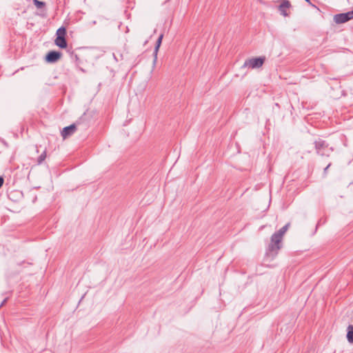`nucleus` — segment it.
Returning <instances> with one entry per match:
<instances>
[{"mask_svg": "<svg viewBox=\"0 0 353 353\" xmlns=\"http://www.w3.org/2000/svg\"><path fill=\"white\" fill-rule=\"evenodd\" d=\"M282 238L279 237L274 233L272 235L270 239V243L269 244L266 250V255L271 256L274 258L277 254L279 250L282 248Z\"/></svg>", "mask_w": 353, "mask_h": 353, "instance_id": "f257e3e1", "label": "nucleus"}, {"mask_svg": "<svg viewBox=\"0 0 353 353\" xmlns=\"http://www.w3.org/2000/svg\"><path fill=\"white\" fill-rule=\"evenodd\" d=\"M332 163H329L328 165L323 170V175L326 176L328 168L331 166Z\"/></svg>", "mask_w": 353, "mask_h": 353, "instance_id": "dca6fc26", "label": "nucleus"}, {"mask_svg": "<svg viewBox=\"0 0 353 353\" xmlns=\"http://www.w3.org/2000/svg\"><path fill=\"white\" fill-rule=\"evenodd\" d=\"M71 57L72 59H74L76 61H77L79 59L77 54H74L72 52H71Z\"/></svg>", "mask_w": 353, "mask_h": 353, "instance_id": "f3484780", "label": "nucleus"}, {"mask_svg": "<svg viewBox=\"0 0 353 353\" xmlns=\"http://www.w3.org/2000/svg\"><path fill=\"white\" fill-rule=\"evenodd\" d=\"M7 301V299H5L0 305V307Z\"/></svg>", "mask_w": 353, "mask_h": 353, "instance_id": "412c9836", "label": "nucleus"}, {"mask_svg": "<svg viewBox=\"0 0 353 353\" xmlns=\"http://www.w3.org/2000/svg\"><path fill=\"white\" fill-rule=\"evenodd\" d=\"M46 158V151L44 150L37 158V164H41Z\"/></svg>", "mask_w": 353, "mask_h": 353, "instance_id": "4468645a", "label": "nucleus"}, {"mask_svg": "<svg viewBox=\"0 0 353 353\" xmlns=\"http://www.w3.org/2000/svg\"><path fill=\"white\" fill-rule=\"evenodd\" d=\"M4 183V179L3 176H0V188L3 186Z\"/></svg>", "mask_w": 353, "mask_h": 353, "instance_id": "a211bd4d", "label": "nucleus"}, {"mask_svg": "<svg viewBox=\"0 0 353 353\" xmlns=\"http://www.w3.org/2000/svg\"><path fill=\"white\" fill-rule=\"evenodd\" d=\"M163 37V34H161L156 41L154 50L153 52V57H154L153 63H155L157 60V53H158L159 49L161 45Z\"/></svg>", "mask_w": 353, "mask_h": 353, "instance_id": "1a4fd4ad", "label": "nucleus"}, {"mask_svg": "<svg viewBox=\"0 0 353 353\" xmlns=\"http://www.w3.org/2000/svg\"><path fill=\"white\" fill-rule=\"evenodd\" d=\"M290 225V223H286L279 231L274 232V234L283 239V236L285 234V233L287 232V230H288Z\"/></svg>", "mask_w": 353, "mask_h": 353, "instance_id": "f8f14e48", "label": "nucleus"}, {"mask_svg": "<svg viewBox=\"0 0 353 353\" xmlns=\"http://www.w3.org/2000/svg\"><path fill=\"white\" fill-rule=\"evenodd\" d=\"M321 219L319 221V222L317 223L316 225V229H315V232L316 231L319 225L321 224Z\"/></svg>", "mask_w": 353, "mask_h": 353, "instance_id": "aec40b11", "label": "nucleus"}, {"mask_svg": "<svg viewBox=\"0 0 353 353\" xmlns=\"http://www.w3.org/2000/svg\"><path fill=\"white\" fill-rule=\"evenodd\" d=\"M62 56V53L59 51L51 50L49 51L45 57L47 63H54L58 61Z\"/></svg>", "mask_w": 353, "mask_h": 353, "instance_id": "423d86ee", "label": "nucleus"}, {"mask_svg": "<svg viewBox=\"0 0 353 353\" xmlns=\"http://www.w3.org/2000/svg\"><path fill=\"white\" fill-rule=\"evenodd\" d=\"M290 6L291 3L288 0H282L279 6V10L283 16L288 17L289 14L286 12L285 8H289Z\"/></svg>", "mask_w": 353, "mask_h": 353, "instance_id": "6e6552de", "label": "nucleus"}, {"mask_svg": "<svg viewBox=\"0 0 353 353\" xmlns=\"http://www.w3.org/2000/svg\"><path fill=\"white\" fill-rule=\"evenodd\" d=\"M66 32V28L63 26H61L57 30V37H65Z\"/></svg>", "mask_w": 353, "mask_h": 353, "instance_id": "ddd939ff", "label": "nucleus"}, {"mask_svg": "<svg viewBox=\"0 0 353 353\" xmlns=\"http://www.w3.org/2000/svg\"><path fill=\"white\" fill-rule=\"evenodd\" d=\"M352 19H353V10L347 12L336 14L333 18L336 24L344 23Z\"/></svg>", "mask_w": 353, "mask_h": 353, "instance_id": "7ed1b4c3", "label": "nucleus"}, {"mask_svg": "<svg viewBox=\"0 0 353 353\" xmlns=\"http://www.w3.org/2000/svg\"><path fill=\"white\" fill-rule=\"evenodd\" d=\"M92 120V114L88 112H85L81 115V117L79 118L76 123L79 126H81L82 129L84 130L90 126Z\"/></svg>", "mask_w": 353, "mask_h": 353, "instance_id": "20e7f679", "label": "nucleus"}, {"mask_svg": "<svg viewBox=\"0 0 353 353\" xmlns=\"http://www.w3.org/2000/svg\"><path fill=\"white\" fill-rule=\"evenodd\" d=\"M309 5H310L311 6L314 7V8H316V6L315 5H314L311 1L310 0H305Z\"/></svg>", "mask_w": 353, "mask_h": 353, "instance_id": "6ab92c4d", "label": "nucleus"}, {"mask_svg": "<svg viewBox=\"0 0 353 353\" xmlns=\"http://www.w3.org/2000/svg\"><path fill=\"white\" fill-rule=\"evenodd\" d=\"M347 339L349 343H353V325H349L347 328Z\"/></svg>", "mask_w": 353, "mask_h": 353, "instance_id": "9b49d317", "label": "nucleus"}, {"mask_svg": "<svg viewBox=\"0 0 353 353\" xmlns=\"http://www.w3.org/2000/svg\"><path fill=\"white\" fill-rule=\"evenodd\" d=\"M265 60L264 57H259L245 60L242 68H259L263 65Z\"/></svg>", "mask_w": 353, "mask_h": 353, "instance_id": "f03ea898", "label": "nucleus"}, {"mask_svg": "<svg viewBox=\"0 0 353 353\" xmlns=\"http://www.w3.org/2000/svg\"><path fill=\"white\" fill-rule=\"evenodd\" d=\"M314 144L316 152L318 154L321 156H329V154H325V152H323V150L327 148L329 146V144L325 141L321 139H318L316 141H314Z\"/></svg>", "mask_w": 353, "mask_h": 353, "instance_id": "39448f33", "label": "nucleus"}, {"mask_svg": "<svg viewBox=\"0 0 353 353\" xmlns=\"http://www.w3.org/2000/svg\"><path fill=\"white\" fill-rule=\"evenodd\" d=\"M78 126L79 125L75 122L68 126L63 128L61 131L62 137L65 139L68 137L71 136L72 134H73L76 132Z\"/></svg>", "mask_w": 353, "mask_h": 353, "instance_id": "0eeeda50", "label": "nucleus"}, {"mask_svg": "<svg viewBox=\"0 0 353 353\" xmlns=\"http://www.w3.org/2000/svg\"><path fill=\"white\" fill-rule=\"evenodd\" d=\"M54 43L60 48H66L68 46L65 37H57L54 40Z\"/></svg>", "mask_w": 353, "mask_h": 353, "instance_id": "9d476101", "label": "nucleus"}, {"mask_svg": "<svg viewBox=\"0 0 353 353\" xmlns=\"http://www.w3.org/2000/svg\"><path fill=\"white\" fill-rule=\"evenodd\" d=\"M34 5L39 9L43 8L46 6V3L39 0H33Z\"/></svg>", "mask_w": 353, "mask_h": 353, "instance_id": "2eb2a0df", "label": "nucleus"}]
</instances>
